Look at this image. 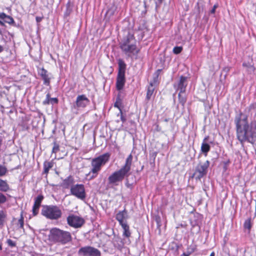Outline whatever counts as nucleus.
Listing matches in <instances>:
<instances>
[{"mask_svg":"<svg viewBox=\"0 0 256 256\" xmlns=\"http://www.w3.org/2000/svg\"><path fill=\"white\" fill-rule=\"evenodd\" d=\"M36 21L38 23L40 22L42 19V17H39V16H36Z\"/></svg>","mask_w":256,"mask_h":256,"instance_id":"3c124183","label":"nucleus"},{"mask_svg":"<svg viewBox=\"0 0 256 256\" xmlns=\"http://www.w3.org/2000/svg\"><path fill=\"white\" fill-rule=\"evenodd\" d=\"M190 254L183 253L181 256H189Z\"/></svg>","mask_w":256,"mask_h":256,"instance_id":"6e6d98bb","label":"nucleus"},{"mask_svg":"<svg viewBox=\"0 0 256 256\" xmlns=\"http://www.w3.org/2000/svg\"><path fill=\"white\" fill-rule=\"evenodd\" d=\"M62 236L60 240H72L70 234L68 232L62 230Z\"/></svg>","mask_w":256,"mask_h":256,"instance_id":"7c9ffc66","label":"nucleus"},{"mask_svg":"<svg viewBox=\"0 0 256 256\" xmlns=\"http://www.w3.org/2000/svg\"><path fill=\"white\" fill-rule=\"evenodd\" d=\"M160 3H162V0H158Z\"/></svg>","mask_w":256,"mask_h":256,"instance_id":"680f3d73","label":"nucleus"},{"mask_svg":"<svg viewBox=\"0 0 256 256\" xmlns=\"http://www.w3.org/2000/svg\"><path fill=\"white\" fill-rule=\"evenodd\" d=\"M72 182V178L71 176H69L63 180L62 185L64 188H68Z\"/></svg>","mask_w":256,"mask_h":256,"instance_id":"a878e982","label":"nucleus"},{"mask_svg":"<svg viewBox=\"0 0 256 256\" xmlns=\"http://www.w3.org/2000/svg\"><path fill=\"white\" fill-rule=\"evenodd\" d=\"M120 104H120L118 102H116L114 104V106L118 108V110H120H120H122L121 108H120Z\"/></svg>","mask_w":256,"mask_h":256,"instance_id":"de8ad7c7","label":"nucleus"},{"mask_svg":"<svg viewBox=\"0 0 256 256\" xmlns=\"http://www.w3.org/2000/svg\"><path fill=\"white\" fill-rule=\"evenodd\" d=\"M7 172V168L4 166L0 164V176L5 175Z\"/></svg>","mask_w":256,"mask_h":256,"instance_id":"c9c22d12","label":"nucleus"},{"mask_svg":"<svg viewBox=\"0 0 256 256\" xmlns=\"http://www.w3.org/2000/svg\"><path fill=\"white\" fill-rule=\"evenodd\" d=\"M209 136H207L204 139L201 146V151L205 156H207L208 152L210 151V146L206 142Z\"/></svg>","mask_w":256,"mask_h":256,"instance_id":"aec40b11","label":"nucleus"},{"mask_svg":"<svg viewBox=\"0 0 256 256\" xmlns=\"http://www.w3.org/2000/svg\"><path fill=\"white\" fill-rule=\"evenodd\" d=\"M0 34H2V32L1 29L0 28Z\"/></svg>","mask_w":256,"mask_h":256,"instance_id":"e2e57ef3","label":"nucleus"},{"mask_svg":"<svg viewBox=\"0 0 256 256\" xmlns=\"http://www.w3.org/2000/svg\"><path fill=\"white\" fill-rule=\"evenodd\" d=\"M120 114V120L122 123H124L126 122V116H124L122 110H120V114H118V116Z\"/></svg>","mask_w":256,"mask_h":256,"instance_id":"79ce46f5","label":"nucleus"},{"mask_svg":"<svg viewBox=\"0 0 256 256\" xmlns=\"http://www.w3.org/2000/svg\"><path fill=\"white\" fill-rule=\"evenodd\" d=\"M38 74L42 79L44 84L47 86H50L51 74L43 68L38 70Z\"/></svg>","mask_w":256,"mask_h":256,"instance_id":"ddd939ff","label":"nucleus"},{"mask_svg":"<svg viewBox=\"0 0 256 256\" xmlns=\"http://www.w3.org/2000/svg\"><path fill=\"white\" fill-rule=\"evenodd\" d=\"M236 126V136L241 144L246 142L254 144L256 142V122H252L249 125L248 117L240 112L234 118Z\"/></svg>","mask_w":256,"mask_h":256,"instance_id":"f257e3e1","label":"nucleus"},{"mask_svg":"<svg viewBox=\"0 0 256 256\" xmlns=\"http://www.w3.org/2000/svg\"><path fill=\"white\" fill-rule=\"evenodd\" d=\"M0 24L2 26H4V21L1 19H0Z\"/></svg>","mask_w":256,"mask_h":256,"instance_id":"864d4df0","label":"nucleus"},{"mask_svg":"<svg viewBox=\"0 0 256 256\" xmlns=\"http://www.w3.org/2000/svg\"><path fill=\"white\" fill-rule=\"evenodd\" d=\"M128 218V212L126 209L119 211L116 216V219L119 222L120 225L127 223L124 220Z\"/></svg>","mask_w":256,"mask_h":256,"instance_id":"dca6fc26","label":"nucleus"},{"mask_svg":"<svg viewBox=\"0 0 256 256\" xmlns=\"http://www.w3.org/2000/svg\"><path fill=\"white\" fill-rule=\"evenodd\" d=\"M132 161V154H130L126 158L124 166H123L120 168L128 174L131 168Z\"/></svg>","mask_w":256,"mask_h":256,"instance_id":"a211bd4d","label":"nucleus"},{"mask_svg":"<svg viewBox=\"0 0 256 256\" xmlns=\"http://www.w3.org/2000/svg\"><path fill=\"white\" fill-rule=\"evenodd\" d=\"M181 246V245H178L174 241H172L169 244V248L175 252H178L179 248Z\"/></svg>","mask_w":256,"mask_h":256,"instance_id":"cd10ccee","label":"nucleus"},{"mask_svg":"<svg viewBox=\"0 0 256 256\" xmlns=\"http://www.w3.org/2000/svg\"><path fill=\"white\" fill-rule=\"evenodd\" d=\"M60 242H62V244H66V242L67 241H63V240H62V241H60Z\"/></svg>","mask_w":256,"mask_h":256,"instance_id":"13d9d810","label":"nucleus"},{"mask_svg":"<svg viewBox=\"0 0 256 256\" xmlns=\"http://www.w3.org/2000/svg\"><path fill=\"white\" fill-rule=\"evenodd\" d=\"M72 11V10L71 8H70L69 6H68L67 5V6H66V12L64 13V16H68L71 13Z\"/></svg>","mask_w":256,"mask_h":256,"instance_id":"c03bdc74","label":"nucleus"},{"mask_svg":"<svg viewBox=\"0 0 256 256\" xmlns=\"http://www.w3.org/2000/svg\"><path fill=\"white\" fill-rule=\"evenodd\" d=\"M54 162L53 160L47 161L46 160L44 162V171L42 174H45L47 176L49 170L54 166Z\"/></svg>","mask_w":256,"mask_h":256,"instance_id":"4be33fe9","label":"nucleus"},{"mask_svg":"<svg viewBox=\"0 0 256 256\" xmlns=\"http://www.w3.org/2000/svg\"><path fill=\"white\" fill-rule=\"evenodd\" d=\"M24 224V218L22 216V214H21V217L20 219L18 220V225L19 226L20 228H22Z\"/></svg>","mask_w":256,"mask_h":256,"instance_id":"58836bf2","label":"nucleus"},{"mask_svg":"<svg viewBox=\"0 0 256 256\" xmlns=\"http://www.w3.org/2000/svg\"><path fill=\"white\" fill-rule=\"evenodd\" d=\"M116 102H119L120 104H121V102H122V99L120 98V93L117 96Z\"/></svg>","mask_w":256,"mask_h":256,"instance_id":"8fccbe9b","label":"nucleus"},{"mask_svg":"<svg viewBox=\"0 0 256 256\" xmlns=\"http://www.w3.org/2000/svg\"><path fill=\"white\" fill-rule=\"evenodd\" d=\"M202 218V216L198 212L193 213L192 216L190 218L192 230L194 231V232H198L200 230Z\"/></svg>","mask_w":256,"mask_h":256,"instance_id":"0eeeda50","label":"nucleus"},{"mask_svg":"<svg viewBox=\"0 0 256 256\" xmlns=\"http://www.w3.org/2000/svg\"><path fill=\"white\" fill-rule=\"evenodd\" d=\"M44 198V196L42 194H39L34 198V202L32 210V214L34 216L38 214L40 207Z\"/></svg>","mask_w":256,"mask_h":256,"instance_id":"4468645a","label":"nucleus"},{"mask_svg":"<svg viewBox=\"0 0 256 256\" xmlns=\"http://www.w3.org/2000/svg\"><path fill=\"white\" fill-rule=\"evenodd\" d=\"M60 146L58 144H56V142H54V146L52 148V153H56L59 150Z\"/></svg>","mask_w":256,"mask_h":256,"instance_id":"4c0bfd02","label":"nucleus"},{"mask_svg":"<svg viewBox=\"0 0 256 256\" xmlns=\"http://www.w3.org/2000/svg\"><path fill=\"white\" fill-rule=\"evenodd\" d=\"M248 108L250 110L253 111L256 114V102L252 104Z\"/></svg>","mask_w":256,"mask_h":256,"instance_id":"ea45409f","label":"nucleus"},{"mask_svg":"<svg viewBox=\"0 0 256 256\" xmlns=\"http://www.w3.org/2000/svg\"><path fill=\"white\" fill-rule=\"evenodd\" d=\"M228 163H229V162H228H228H224V164H225V166H226V165L228 164Z\"/></svg>","mask_w":256,"mask_h":256,"instance_id":"052dcab7","label":"nucleus"},{"mask_svg":"<svg viewBox=\"0 0 256 256\" xmlns=\"http://www.w3.org/2000/svg\"><path fill=\"white\" fill-rule=\"evenodd\" d=\"M6 218V214L2 210H0V226L4 225Z\"/></svg>","mask_w":256,"mask_h":256,"instance_id":"473e14b6","label":"nucleus"},{"mask_svg":"<svg viewBox=\"0 0 256 256\" xmlns=\"http://www.w3.org/2000/svg\"><path fill=\"white\" fill-rule=\"evenodd\" d=\"M210 164V162L208 160L203 163H198L195 167L191 178H194L196 181H201V179L206 176Z\"/></svg>","mask_w":256,"mask_h":256,"instance_id":"39448f33","label":"nucleus"},{"mask_svg":"<svg viewBox=\"0 0 256 256\" xmlns=\"http://www.w3.org/2000/svg\"><path fill=\"white\" fill-rule=\"evenodd\" d=\"M164 121H165V122H167L168 121V119H165V120H164Z\"/></svg>","mask_w":256,"mask_h":256,"instance_id":"0e129e2a","label":"nucleus"},{"mask_svg":"<svg viewBox=\"0 0 256 256\" xmlns=\"http://www.w3.org/2000/svg\"><path fill=\"white\" fill-rule=\"evenodd\" d=\"M128 174L120 168L112 173L108 178V184L110 185L117 186L125 178L128 176Z\"/></svg>","mask_w":256,"mask_h":256,"instance_id":"423d86ee","label":"nucleus"},{"mask_svg":"<svg viewBox=\"0 0 256 256\" xmlns=\"http://www.w3.org/2000/svg\"><path fill=\"white\" fill-rule=\"evenodd\" d=\"M114 246L118 250H121L124 248L123 241H112Z\"/></svg>","mask_w":256,"mask_h":256,"instance_id":"c756f323","label":"nucleus"},{"mask_svg":"<svg viewBox=\"0 0 256 256\" xmlns=\"http://www.w3.org/2000/svg\"><path fill=\"white\" fill-rule=\"evenodd\" d=\"M124 230L123 235L126 236V238H128L130 235V232L129 230V226L128 224H124L120 225Z\"/></svg>","mask_w":256,"mask_h":256,"instance_id":"bb28decb","label":"nucleus"},{"mask_svg":"<svg viewBox=\"0 0 256 256\" xmlns=\"http://www.w3.org/2000/svg\"><path fill=\"white\" fill-rule=\"evenodd\" d=\"M66 219L68 224L74 228H80L85 222L83 218L74 214L69 215Z\"/></svg>","mask_w":256,"mask_h":256,"instance_id":"9d476101","label":"nucleus"},{"mask_svg":"<svg viewBox=\"0 0 256 256\" xmlns=\"http://www.w3.org/2000/svg\"><path fill=\"white\" fill-rule=\"evenodd\" d=\"M242 66L246 68V70L248 71L249 74H251L252 73L254 72L255 70V68L254 67L253 64H252L249 62H244L242 64Z\"/></svg>","mask_w":256,"mask_h":256,"instance_id":"393cba45","label":"nucleus"},{"mask_svg":"<svg viewBox=\"0 0 256 256\" xmlns=\"http://www.w3.org/2000/svg\"><path fill=\"white\" fill-rule=\"evenodd\" d=\"M9 190L10 186L6 181L0 179V192H6Z\"/></svg>","mask_w":256,"mask_h":256,"instance_id":"5701e85b","label":"nucleus"},{"mask_svg":"<svg viewBox=\"0 0 256 256\" xmlns=\"http://www.w3.org/2000/svg\"><path fill=\"white\" fill-rule=\"evenodd\" d=\"M154 86H152V83L150 84V85L148 86V90H147L146 96V100H149L150 99V98L154 93Z\"/></svg>","mask_w":256,"mask_h":256,"instance_id":"b1692460","label":"nucleus"},{"mask_svg":"<svg viewBox=\"0 0 256 256\" xmlns=\"http://www.w3.org/2000/svg\"><path fill=\"white\" fill-rule=\"evenodd\" d=\"M41 214L47 218L56 220L62 216V212L60 208L54 205L42 206Z\"/></svg>","mask_w":256,"mask_h":256,"instance_id":"20e7f679","label":"nucleus"},{"mask_svg":"<svg viewBox=\"0 0 256 256\" xmlns=\"http://www.w3.org/2000/svg\"><path fill=\"white\" fill-rule=\"evenodd\" d=\"M2 249V246H1V245L0 244V250H1Z\"/></svg>","mask_w":256,"mask_h":256,"instance_id":"69168bd1","label":"nucleus"},{"mask_svg":"<svg viewBox=\"0 0 256 256\" xmlns=\"http://www.w3.org/2000/svg\"><path fill=\"white\" fill-rule=\"evenodd\" d=\"M7 200L6 197L2 192H0V204H4Z\"/></svg>","mask_w":256,"mask_h":256,"instance_id":"e433bc0d","label":"nucleus"},{"mask_svg":"<svg viewBox=\"0 0 256 256\" xmlns=\"http://www.w3.org/2000/svg\"><path fill=\"white\" fill-rule=\"evenodd\" d=\"M70 190L71 194L77 198L82 200L86 198V194L84 184H74L71 186Z\"/></svg>","mask_w":256,"mask_h":256,"instance_id":"6e6552de","label":"nucleus"},{"mask_svg":"<svg viewBox=\"0 0 256 256\" xmlns=\"http://www.w3.org/2000/svg\"><path fill=\"white\" fill-rule=\"evenodd\" d=\"M8 246H10L11 247L14 246H16V242L15 241H7Z\"/></svg>","mask_w":256,"mask_h":256,"instance_id":"09e8293b","label":"nucleus"},{"mask_svg":"<svg viewBox=\"0 0 256 256\" xmlns=\"http://www.w3.org/2000/svg\"><path fill=\"white\" fill-rule=\"evenodd\" d=\"M218 4H215L214 6H213L211 10H210V13H211V14H214V13H215V12H216V8L218 7Z\"/></svg>","mask_w":256,"mask_h":256,"instance_id":"a18cd8bd","label":"nucleus"},{"mask_svg":"<svg viewBox=\"0 0 256 256\" xmlns=\"http://www.w3.org/2000/svg\"><path fill=\"white\" fill-rule=\"evenodd\" d=\"M80 254L84 256H100L101 252L98 249L92 246H84L80 248L78 250Z\"/></svg>","mask_w":256,"mask_h":256,"instance_id":"9b49d317","label":"nucleus"},{"mask_svg":"<svg viewBox=\"0 0 256 256\" xmlns=\"http://www.w3.org/2000/svg\"><path fill=\"white\" fill-rule=\"evenodd\" d=\"M244 227L245 229H247L248 230H250L252 227L251 224V218H248L246 220L244 224Z\"/></svg>","mask_w":256,"mask_h":256,"instance_id":"2f4dec72","label":"nucleus"},{"mask_svg":"<svg viewBox=\"0 0 256 256\" xmlns=\"http://www.w3.org/2000/svg\"><path fill=\"white\" fill-rule=\"evenodd\" d=\"M62 230L56 228H53L50 232L49 240H60L62 238Z\"/></svg>","mask_w":256,"mask_h":256,"instance_id":"2eb2a0df","label":"nucleus"},{"mask_svg":"<svg viewBox=\"0 0 256 256\" xmlns=\"http://www.w3.org/2000/svg\"><path fill=\"white\" fill-rule=\"evenodd\" d=\"M126 83L125 75L118 74L116 80V88L118 90H121Z\"/></svg>","mask_w":256,"mask_h":256,"instance_id":"f3484780","label":"nucleus"},{"mask_svg":"<svg viewBox=\"0 0 256 256\" xmlns=\"http://www.w3.org/2000/svg\"><path fill=\"white\" fill-rule=\"evenodd\" d=\"M210 256H214V252H212Z\"/></svg>","mask_w":256,"mask_h":256,"instance_id":"bf43d9fd","label":"nucleus"},{"mask_svg":"<svg viewBox=\"0 0 256 256\" xmlns=\"http://www.w3.org/2000/svg\"><path fill=\"white\" fill-rule=\"evenodd\" d=\"M136 44L134 34L128 32L120 42V48L128 56L132 54L137 55L140 52V49L137 48Z\"/></svg>","mask_w":256,"mask_h":256,"instance_id":"f03ea898","label":"nucleus"},{"mask_svg":"<svg viewBox=\"0 0 256 256\" xmlns=\"http://www.w3.org/2000/svg\"><path fill=\"white\" fill-rule=\"evenodd\" d=\"M0 18L4 21V22L8 23L10 24L16 26V23L14 18L8 15H6L4 12L0 13Z\"/></svg>","mask_w":256,"mask_h":256,"instance_id":"6ab92c4d","label":"nucleus"},{"mask_svg":"<svg viewBox=\"0 0 256 256\" xmlns=\"http://www.w3.org/2000/svg\"><path fill=\"white\" fill-rule=\"evenodd\" d=\"M188 78L183 76L180 77L179 80L174 84V88L180 92H185L188 86Z\"/></svg>","mask_w":256,"mask_h":256,"instance_id":"f8f14e48","label":"nucleus"},{"mask_svg":"<svg viewBox=\"0 0 256 256\" xmlns=\"http://www.w3.org/2000/svg\"><path fill=\"white\" fill-rule=\"evenodd\" d=\"M181 226H183V225L182 224H180Z\"/></svg>","mask_w":256,"mask_h":256,"instance_id":"338daca9","label":"nucleus"},{"mask_svg":"<svg viewBox=\"0 0 256 256\" xmlns=\"http://www.w3.org/2000/svg\"><path fill=\"white\" fill-rule=\"evenodd\" d=\"M126 186L128 188H132V184L129 183L128 178L126 179Z\"/></svg>","mask_w":256,"mask_h":256,"instance_id":"49530a36","label":"nucleus"},{"mask_svg":"<svg viewBox=\"0 0 256 256\" xmlns=\"http://www.w3.org/2000/svg\"><path fill=\"white\" fill-rule=\"evenodd\" d=\"M2 145V139L0 138V151L2 150L1 146Z\"/></svg>","mask_w":256,"mask_h":256,"instance_id":"4d7b16f0","label":"nucleus"},{"mask_svg":"<svg viewBox=\"0 0 256 256\" xmlns=\"http://www.w3.org/2000/svg\"><path fill=\"white\" fill-rule=\"evenodd\" d=\"M50 92H48L46 95V99L42 102V104L44 106L50 104Z\"/></svg>","mask_w":256,"mask_h":256,"instance_id":"72a5a7b5","label":"nucleus"},{"mask_svg":"<svg viewBox=\"0 0 256 256\" xmlns=\"http://www.w3.org/2000/svg\"><path fill=\"white\" fill-rule=\"evenodd\" d=\"M184 92H179L178 94V98L180 104L182 106H184L186 102V98L185 96H184L183 94Z\"/></svg>","mask_w":256,"mask_h":256,"instance_id":"c85d7f7f","label":"nucleus"},{"mask_svg":"<svg viewBox=\"0 0 256 256\" xmlns=\"http://www.w3.org/2000/svg\"><path fill=\"white\" fill-rule=\"evenodd\" d=\"M162 70L161 69H158L156 70V72L154 73V75H156V76H158L160 72H161Z\"/></svg>","mask_w":256,"mask_h":256,"instance_id":"603ef678","label":"nucleus"},{"mask_svg":"<svg viewBox=\"0 0 256 256\" xmlns=\"http://www.w3.org/2000/svg\"><path fill=\"white\" fill-rule=\"evenodd\" d=\"M158 76L154 75L152 81L150 82V84L152 83V86L157 84L158 82Z\"/></svg>","mask_w":256,"mask_h":256,"instance_id":"37998d69","label":"nucleus"},{"mask_svg":"<svg viewBox=\"0 0 256 256\" xmlns=\"http://www.w3.org/2000/svg\"><path fill=\"white\" fill-rule=\"evenodd\" d=\"M110 156V154L106 152L92 160L91 162L92 168L86 175L87 176H90L89 180H92L97 176L102 167L109 160Z\"/></svg>","mask_w":256,"mask_h":256,"instance_id":"7ed1b4c3","label":"nucleus"},{"mask_svg":"<svg viewBox=\"0 0 256 256\" xmlns=\"http://www.w3.org/2000/svg\"><path fill=\"white\" fill-rule=\"evenodd\" d=\"M4 50V48L0 44V53Z\"/></svg>","mask_w":256,"mask_h":256,"instance_id":"5fc2aeb1","label":"nucleus"},{"mask_svg":"<svg viewBox=\"0 0 256 256\" xmlns=\"http://www.w3.org/2000/svg\"><path fill=\"white\" fill-rule=\"evenodd\" d=\"M58 100L56 98H50V104L54 105L58 104Z\"/></svg>","mask_w":256,"mask_h":256,"instance_id":"a19ab883","label":"nucleus"},{"mask_svg":"<svg viewBox=\"0 0 256 256\" xmlns=\"http://www.w3.org/2000/svg\"><path fill=\"white\" fill-rule=\"evenodd\" d=\"M89 99L84 94L78 95L76 100L72 106V110H78L80 108H86L90 104Z\"/></svg>","mask_w":256,"mask_h":256,"instance_id":"1a4fd4ad","label":"nucleus"},{"mask_svg":"<svg viewBox=\"0 0 256 256\" xmlns=\"http://www.w3.org/2000/svg\"><path fill=\"white\" fill-rule=\"evenodd\" d=\"M118 74L125 75L126 64L123 60L120 58L118 60Z\"/></svg>","mask_w":256,"mask_h":256,"instance_id":"412c9836","label":"nucleus"},{"mask_svg":"<svg viewBox=\"0 0 256 256\" xmlns=\"http://www.w3.org/2000/svg\"><path fill=\"white\" fill-rule=\"evenodd\" d=\"M182 46H175L173 48V52L174 54H180L182 51Z\"/></svg>","mask_w":256,"mask_h":256,"instance_id":"f704fd0d","label":"nucleus"}]
</instances>
